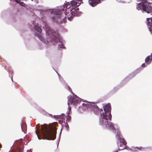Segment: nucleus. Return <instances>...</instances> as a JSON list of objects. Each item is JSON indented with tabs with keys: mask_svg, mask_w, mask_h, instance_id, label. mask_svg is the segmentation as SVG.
Returning <instances> with one entry per match:
<instances>
[{
	"mask_svg": "<svg viewBox=\"0 0 152 152\" xmlns=\"http://www.w3.org/2000/svg\"><path fill=\"white\" fill-rule=\"evenodd\" d=\"M104 110L105 113H103L101 114L100 117L101 119L100 120V123L101 125H104L106 127H109L111 129H114V125L111 122H109L108 120L111 121L112 116L111 114V107L110 104H106L104 107ZM92 108L94 113L96 115H98L99 112L103 111L102 109H99L96 105L92 106Z\"/></svg>",
	"mask_w": 152,
	"mask_h": 152,
	"instance_id": "f257e3e1",
	"label": "nucleus"
},
{
	"mask_svg": "<svg viewBox=\"0 0 152 152\" xmlns=\"http://www.w3.org/2000/svg\"><path fill=\"white\" fill-rule=\"evenodd\" d=\"M41 132L44 139L48 140H55L56 137V129L55 126L49 124L42 125Z\"/></svg>",
	"mask_w": 152,
	"mask_h": 152,
	"instance_id": "f03ea898",
	"label": "nucleus"
},
{
	"mask_svg": "<svg viewBox=\"0 0 152 152\" xmlns=\"http://www.w3.org/2000/svg\"><path fill=\"white\" fill-rule=\"evenodd\" d=\"M66 12L63 13V12L64 11V9H62L61 10L56 11L54 12V13L56 14L55 16L52 17V20L54 22H57L58 21V20L60 19L62 17L63 15V16L64 15H66L71 12L72 10H73L72 9V8L69 6V5L66 4Z\"/></svg>",
	"mask_w": 152,
	"mask_h": 152,
	"instance_id": "7ed1b4c3",
	"label": "nucleus"
},
{
	"mask_svg": "<svg viewBox=\"0 0 152 152\" xmlns=\"http://www.w3.org/2000/svg\"><path fill=\"white\" fill-rule=\"evenodd\" d=\"M137 8L138 10H140L148 13H152V3L145 0L139 3L137 5Z\"/></svg>",
	"mask_w": 152,
	"mask_h": 152,
	"instance_id": "20e7f679",
	"label": "nucleus"
},
{
	"mask_svg": "<svg viewBox=\"0 0 152 152\" xmlns=\"http://www.w3.org/2000/svg\"><path fill=\"white\" fill-rule=\"evenodd\" d=\"M48 37L51 42L57 43L59 41V36L57 33L53 30L48 31L47 32Z\"/></svg>",
	"mask_w": 152,
	"mask_h": 152,
	"instance_id": "39448f33",
	"label": "nucleus"
},
{
	"mask_svg": "<svg viewBox=\"0 0 152 152\" xmlns=\"http://www.w3.org/2000/svg\"><path fill=\"white\" fill-rule=\"evenodd\" d=\"M79 100V98L73 93V96H70L68 99L67 103L68 106L72 104L74 105L76 104L78 102Z\"/></svg>",
	"mask_w": 152,
	"mask_h": 152,
	"instance_id": "423d86ee",
	"label": "nucleus"
},
{
	"mask_svg": "<svg viewBox=\"0 0 152 152\" xmlns=\"http://www.w3.org/2000/svg\"><path fill=\"white\" fill-rule=\"evenodd\" d=\"M77 0H74L71 2L70 4H69L68 5L72 8V9L74 10L77 7H78L80 5L81 2L80 1H79V2Z\"/></svg>",
	"mask_w": 152,
	"mask_h": 152,
	"instance_id": "0eeeda50",
	"label": "nucleus"
},
{
	"mask_svg": "<svg viewBox=\"0 0 152 152\" xmlns=\"http://www.w3.org/2000/svg\"><path fill=\"white\" fill-rule=\"evenodd\" d=\"M146 21L148 28L151 34H152V18H147Z\"/></svg>",
	"mask_w": 152,
	"mask_h": 152,
	"instance_id": "6e6552de",
	"label": "nucleus"
},
{
	"mask_svg": "<svg viewBox=\"0 0 152 152\" xmlns=\"http://www.w3.org/2000/svg\"><path fill=\"white\" fill-rule=\"evenodd\" d=\"M78 14L77 11L76 10H72L70 13L68 15V19L69 20H71L74 16H77Z\"/></svg>",
	"mask_w": 152,
	"mask_h": 152,
	"instance_id": "1a4fd4ad",
	"label": "nucleus"
},
{
	"mask_svg": "<svg viewBox=\"0 0 152 152\" xmlns=\"http://www.w3.org/2000/svg\"><path fill=\"white\" fill-rule=\"evenodd\" d=\"M88 3L93 7L96 6L97 4L101 3L100 0H88Z\"/></svg>",
	"mask_w": 152,
	"mask_h": 152,
	"instance_id": "9d476101",
	"label": "nucleus"
},
{
	"mask_svg": "<svg viewBox=\"0 0 152 152\" xmlns=\"http://www.w3.org/2000/svg\"><path fill=\"white\" fill-rule=\"evenodd\" d=\"M119 140L120 143H122L123 144V147L121 148L120 150H122L126 148V145L127 144L126 142L125 141L124 138L121 137L119 139H118Z\"/></svg>",
	"mask_w": 152,
	"mask_h": 152,
	"instance_id": "9b49d317",
	"label": "nucleus"
},
{
	"mask_svg": "<svg viewBox=\"0 0 152 152\" xmlns=\"http://www.w3.org/2000/svg\"><path fill=\"white\" fill-rule=\"evenodd\" d=\"M115 132L116 133L115 135L116 137L118 139H119L120 138V132L118 129H115Z\"/></svg>",
	"mask_w": 152,
	"mask_h": 152,
	"instance_id": "f8f14e48",
	"label": "nucleus"
},
{
	"mask_svg": "<svg viewBox=\"0 0 152 152\" xmlns=\"http://www.w3.org/2000/svg\"><path fill=\"white\" fill-rule=\"evenodd\" d=\"M35 35L39 38V39L42 42H45V40L39 34L37 33H36Z\"/></svg>",
	"mask_w": 152,
	"mask_h": 152,
	"instance_id": "ddd939ff",
	"label": "nucleus"
},
{
	"mask_svg": "<svg viewBox=\"0 0 152 152\" xmlns=\"http://www.w3.org/2000/svg\"><path fill=\"white\" fill-rule=\"evenodd\" d=\"M35 29L39 33H41L42 31V29L39 26L35 25L34 26Z\"/></svg>",
	"mask_w": 152,
	"mask_h": 152,
	"instance_id": "4468645a",
	"label": "nucleus"
},
{
	"mask_svg": "<svg viewBox=\"0 0 152 152\" xmlns=\"http://www.w3.org/2000/svg\"><path fill=\"white\" fill-rule=\"evenodd\" d=\"M151 57V56H149L147 57L145 59V62L146 63H147L148 64H149L151 62L149 61H150V58Z\"/></svg>",
	"mask_w": 152,
	"mask_h": 152,
	"instance_id": "2eb2a0df",
	"label": "nucleus"
},
{
	"mask_svg": "<svg viewBox=\"0 0 152 152\" xmlns=\"http://www.w3.org/2000/svg\"><path fill=\"white\" fill-rule=\"evenodd\" d=\"M134 150L135 151H137V150H136V149H137L141 151H143L144 150H145V148H142V147H137L135 148H134Z\"/></svg>",
	"mask_w": 152,
	"mask_h": 152,
	"instance_id": "dca6fc26",
	"label": "nucleus"
},
{
	"mask_svg": "<svg viewBox=\"0 0 152 152\" xmlns=\"http://www.w3.org/2000/svg\"><path fill=\"white\" fill-rule=\"evenodd\" d=\"M16 2V3H19L22 6H25V4L23 3V2H20L18 0H14Z\"/></svg>",
	"mask_w": 152,
	"mask_h": 152,
	"instance_id": "f3484780",
	"label": "nucleus"
},
{
	"mask_svg": "<svg viewBox=\"0 0 152 152\" xmlns=\"http://www.w3.org/2000/svg\"><path fill=\"white\" fill-rule=\"evenodd\" d=\"M66 17L65 16V17L60 21V23H65L66 22Z\"/></svg>",
	"mask_w": 152,
	"mask_h": 152,
	"instance_id": "a211bd4d",
	"label": "nucleus"
},
{
	"mask_svg": "<svg viewBox=\"0 0 152 152\" xmlns=\"http://www.w3.org/2000/svg\"><path fill=\"white\" fill-rule=\"evenodd\" d=\"M71 116L67 114V115L66 116V121H69L71 119Z\"/></svg>",
	"mask_w": 152,
	"mask_h": 152,
	"instance_id": "6ab92c4d",
	"label": "nucleus"
},
{
	"mask_svg": "<svg viewBox=\"0 0 152 152\" xmlns=\"http://www.w3.org/2000/svg\"><path fill=\"white\" fill-rule=\"evenodd\" d=\"M21 127L22 129L23 128H26V125L25 123L23 122Z\"/></svg>",
	"mask_w": 152,
	"mask_h": 152,
	"instance_id": "aec40b11",
	"label": "nucleus"
},
{
	"mask_svg": "<svg viewBox=\"0 0 152 152\" xmlns=\"http://www.w3.org/2000/svg\"><path fill=\"white\" fill-rule=\"evenodd\" d=\"M37 130H38V132H37V131H35V132L36 134L37 135V136L38 137V138L39 139L38 134L39 133V127H38L37 128Z\"/></svg>",
	"mask_w": 152,
	"mask_h": 152,
	"instance_id": "412c9836",
	"label": "nucleus"
},
{
	"mask_svg": "<svg viewBox=\"0 0 152 152\" xmlns=\"http://www.w3.org/2000/svg\"><path fill=\"white\" fill-rule=\"evenodd\" d=\"M71 107H69V108H68V110H69V111H68L67 113H66V114H68V115H69L70 113H69V112H70V111H71Z\"/></svg>",
	"mask_w": 152,
	"mask_h": 152,
	"instance_id": "4be33fe9",
	"label": "nucleus"
},
{
	"mask_svg": "<svg viewBox=\"0 0 152 152\" xmlns=\"http://www.w3.org/2000/svg\"><path fill=\"white\" fill-rule=\"evenodd\" d=\"M147 65H148V64H146H146H145V63H143L142 65V67H145V66H147Z\"/></svg>",
	"mask_w": 152,
	"mask_h": 152,
	"instance_id": "5701e85b",
	"label": "nucleus"
},
{
	"mask_svg": "<svg viewBox=\"0 0 152 152\" xmlns=\"http://www.w3.org/2000/svg\"><path fill=\"white\" fill-rule=\"evenodd\" d=\"M120 147V148H119V149L120 150V149L121 148H122L123 147V144L122 143H120V144L119 145Z\"/></svg>",
	"mask_w": 152,
	"mask_h": 152,
	"instance_id": "b1692460",
	"label": "nucleus"
},
{
	"mask_svg": "<svg viewBox=\"0 0 152 152\" xmlns=\"http://www.w3.org/2000/svg\"><path fill=\"white\" fill-rule=\"evenodd\" d=\"M68 88L69 91H71L72 93H73L72 89L69 86H68Z\"/></svg>",
	"mask_w": 152,
	"mask_h": 152,
	"instance_id": "393cba45",
	"label": "nucleus"
},
{
	"mask_svg": "<svg viewBox=\"0 0 152 152\" xmlns=\"http://www.w3.org/2000/svg\"><path fill=\"white\" fill-rule=\"evenodd\" d=\"M59 47L60 48H62L63 47V45L62 44L61 45H58Z\"/></svg>",
	"mask_w": 152,
	"mask_h": 152,
	"instance_id": "a878e982",
	"label": "nucleus"
},
{
	"mask_svg": "<svg viewBox=\"0 0 152 152\" xmlns=\"http://www.w3.org/2000/svg\"><path fill=\"white\" fill-rule=\"evenodd\" d=\"M65 126L66 128H68V127H69V126L68 125V124L66 122V124L65 125Z\"/></svg>",
	"mask_w": 152,
	"mask_h": 152,
	"instance_id": "bb28decb",
	"label": "nucleus"
},
{
	"mask_svg": "<svg viewBox=\"0 0 152 152\" xmlns=\"http://www.w3.org/2000/svg\"><path fill=\"white\" fill-rule=\"evenodd\" d=\"M151 56V57L150 58V61L151 62V61L152 60V56Z\"/></svg>",
	"mask_w": 152,
	"mask_h": 152,
	"instance_id": "cd10ccee",
	"label": "nucleus"
},
{
	"mask_svg": "<svg viewBox=\"0 0 152 152\" xmlns=\"http://www.w3.org/2000/svg\"><path fill=\"white\" fill-rule=\"evenodd\" d=\"M77 11V10H79V8H77L76 9H75Z\"/></svg>",
	"mask_w": 152,
	"mask_h": 152,
	"instance_id": "c85d7f7f",
	"label": "nucleus"
},
{
	"mask_svg": "<svg viewBox=\"0 0 152 152\" xmlns=\"http://www.w3.org/2000/svg\"><path fill=\"white\" fill-rule=\"evenodd\" d=\"M1 146H2V145L0 144V149L1 147Z\"/></svg>",
	"mask_w": 152,
	"mask_h": 152,
	"instance_id": "c756f323",
	"label": "nucleus"
},
{
	"mask_svg": "<svg viewBox=\"0 0 152 152\" xmlns=\"http://www.w3.org/2000/svg\"><path fill=\"white\" fill-rule=\"evenodd\" d=\"M117 152V151H116L115 152Z\"/></svg>",
	"mask_w": 152,
	"mask_h": 152,
	"instance_id": "7c9ffc66",
	"label": "nucleus"
},
{
	"mask_svg": "<svg viewBox=\"0 0 152 152\" xmlns=\"http://www.w3.org/2000/svg\"><path fill=\"white\" fill-rule=\"evenodd\" d=\"M151 56H152V53H151Z\"/></svg>",
	"mask_w": 152,
	"mask_h": 152,
	"instance_id": "2f4dec72",
	"label": "nucleus"
},
{
	"mask_svg": "<svg viewBox=\"0 0 152 152\" xmlns=\"http://www.w3.org/2000/svg\"><path fill=\"white\" fill-rule=\"evenodd\" d=\"M100 0L101 1V0Z\"/></svg>",
	"mask_w": 152,
	"mask_h": 152,
	"instance_id": "473e14b6",
	"label": "nucleus"
}]
</instances>
